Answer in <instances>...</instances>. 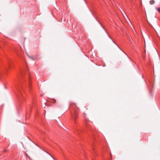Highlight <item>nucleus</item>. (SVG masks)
<instances>
[{
    "label": "nucleus",
    "instance_id": "2",
    "mask_svg": "<svg viewBox=\"0 0 160 160\" xmlns=\"http://www.w3.org/2000/svg\"><path fill=\"white\" fill-rule=\"evenodd\" d=\"M154 3V1L153 0H151L150 1V3L151 4H153Z\"/></svg>",
    "mask_w": 160,
    "mask_h": 160
},
{
    "label": "nucleus",
    "instance_id": "1",
    "mask_svg": "<svg viewBox=\"0 0 160 160\" xmlns=\"http://www.w3.org/2000/svg\"><path fill=\"white\" fill-rule=\"evenodd\" d=\"M70 107L72 108L74 110V112H71L70 118L75 124L77 123V119L78 117V112L77 111L79 110V108L77 106L75 103L71 104Z\"/></svg>",
    "mask_w": 160,
    "mask_h": 160
},
{
    "label": "nucleus",
    "instance_id": "4",
    "mask_svg": "<svg viewBox=\"0 0 160 160\" xmlns=\"http://www.w3.org/2000/svg\"><path fill=\"white\" fill-rule=\"evenodd\" d=\"M86 116V114H85V113H84V114H83V116H84V117H85Z\"/></svg>",
    "mask_w": 160,
    "mask_h": 160
},
{
    "label": "nucleus",
    "instance_id": "6",
    "mask_svg": "<svg viewBox=\"0 0 160 160\" xmlns=\"http://www.w3.org/2000/svg\"><path fill=\"white\" fill-rule=\"evenodd\" d=\"M29 86L30 87V83L29 84Z\"/></svg>",
    "mask_w": 160,
    "mask_h": 160
},
{
    "label": "nucleus",
    "instance_id": "5",
    "mask_svg": "<svg viewBox=\"0 0 160 160\" xmlns=\"http://www.w3.org/2000/svg\"><path fill=\"white\" fill-rule=\"evenodd\" d=\"M53 100L54 101V102H53V103H55V99H53Z\"/></svg>",
    "mask_w": 160,
    "mask_h": 160
},
{
    "label": "nucleus",
    "instance_id": "3",
    "mask_svg": "<svg viewBox=\"0 0 160 160\" xmlns=\"http://www.w3.org/2000/svg\"><path fill=\"white\" fill-rule=\"evenodd\" d=\"M157 9L159 12H160V8H158Z\"/></svg>",
    "mask_w": 160,
    "mask_h": 160
}]
</instances>
